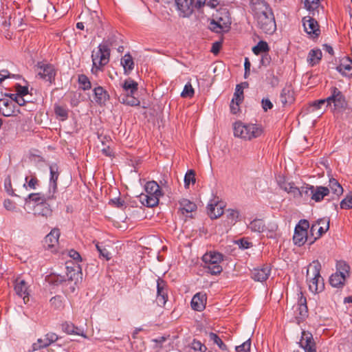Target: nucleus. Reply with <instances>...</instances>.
I'll use <instances>...</instances> for the list:
<instances>
[{"mask_svg": "<svg viewBox=\"0 0 352 352\" xmlns=\"http://www.w3.org/2000/svg\"><path fill=\"white\" fill-rule=\"evenodd\" d=\"M231 19L226 8H220L212 14L210 29L217 33L228 32L230 28Z\"/></svg>", "mask_w": 352, "mask_h": 352, "instance_id": "4", "label": "nucleus"}, {"mask_svg": "<svg viewBox=\"0 0 352 352\" xmlns=\"http://www.w3.org/2000/svg\"><path fill=\"white\" fill-rule=\"evenodd\" d=\"M179 206L183 214L190 213L197 209L196 204L187 199H182L179 201Z\"/></svg>", "mask_w": 352, "mask_h": 352, "instance_id": "32", "label": "nucleus"}, {"mask_svg": "<svg viewBox=\"0 0 352 352\" xmlns=\"http://www.w3.org/2000/svg\"><path fill=\"white\" fill-rule=\"evenodd\" d=\"M346 276L335 272L329 278V283L333 287L341 288L344 285Z\"/></svg>", "mask_w": 352, "mask_h": 352, "instance_id": "31", "label": "nucleus"}, {"mask_svg": "<svg viewBox=\"0 0 352 352\" xmlns=\"http://www.w3.org/2000/svg\"><path fill=\"white\" fill-rule=\"evenodd\" d=\"M299 345L305 352H316V343L309 332L302 331Z\"/></svg>", "mask_w": 352, "mask_h": 352, "instance_id": "14", "label": "nucleus"}, {"mask_svg": "<svg viewBox=\"0 0 352 352\" xmlns=\"http://www.w3.org/2000/svg\"><path fill=\"white\" fill-rule=\"evenodd\" d=\"M329 190L331 189L333 194L337 196L341 195L343 193V188L342 186L339 184L337 179L334 178H331L329 179Z\"/></svg>", "mask_w": 352, "mask_h": 352, "instance_id": "38", "label": "nucleus"}, {"mask_svg": "<svg viewBox=\"0 0 352 352\" xmlns=\"http://www.w3.org/2000/svg\"><path fill=\"white\" fill-rule=\"evenodd\" d=\"M302 25L305 31L313 38L318 37L320 34V30L317 21L309 16L302 19Z\"/></svg>", "mask_w": 352, "mask_h": 352, "instance_id": "12", "label": "nucleus"}, {"mask_svg": "<svg viewBox=\"0 0 352 352\" xmlns=\"http://www.w3.org/2000/svg\"><path fill=\"white\" fill-rule=\"evenodd\" d=\"M144 189L146 194L140 195V201L147 207L156 206L159 203L160 197L163 195L158 184L155 181L148 182L145 184Z\"/></svg>", "mask_w": 352, "mask_h": 352, "instance_id": "5", "label": "nucleus"}, {"mask_svg": "<svg viewBox=\"0 0 352 352\" xmlns=\"http://www.w3.org/2000/svg\"><path fill=\"white\" fill-rule=\"evenodd\" d=\"M340 208L342 209L352 208V192H350L346 197L340 202Z\"/></svg>", "mask_w": 352, "mask_h": 352, "instance_id": "51", "label": "nucleus"}, {"mask_svg": "<svg viewBox=\"0 0 352 352\" xmlns=\"http://www.w3.org/2000/svg\"><path fill=\"white\" fill-rule=\"evenodd\" d=\"M223 204L214 201L208 205V213L211 219H217L223 213Z\"/></svg>", "mask_w": 352, "mask_h": 352, "instance_id": "25", "label": "nucleus"}, {"mask_svg": "<svg viewBox=\"0 0 352 352\" xmlns=\"http://www.w3.org/2000/svg\"><path fill=\"white\" fill-rule=\"evenodd\" d=\"M27 283L21 278L15 281L14 290L16 294L23 299L25 303L29 300V292Z\"/></svg>", "mask_w": 352, "mask_h": 352, "instance_id": "19", "label": "nucleus"}, {"mask_svg": "<svg viewBox=\"0 0 352 352\" xmlns=\"http://www.w3.org/2000/svg\"><path fill=\"white\" fill-rule=\"evenodd\" d=\"M206 295L199 292L194 295L191 300V307L193 310L201 311L204 309L206 303Z\"/></svg>", "mask_w": 352, "mask_h": 352, "instance_id": "22", "label": "nucleus"}, {"mask_svg": "<svg viewBox=\"0 0 352 352\" xmlns=\"http://www.w3.org/2000/svg\"><path fill=\"white\" fill-rule=\"evenodd\" d=\"M60 230L58 228H54L51 232L45 236V243L49 248L55 247L58 242L60 236Z\"/></svg>", "mask_w": 352, "mask_h": 352, "instance_id": "28", "label": "nucleus"}, {"mask_svg": "<svg viewBox=\"0 0 352 352\" xmlns=\"http://www.w3.org/2000/svg\"><path fill=\"white\" fill-rule=\"evenodd\" d=\"M138 83L131 78L126 79L122 85V88L125 91L124 94H128L129 91L131 94H135L138 91Z\"/></svg>", "mask_w": 352, "mask_h": 352, "instance_id": "37", "label": "nucleus"}, {"mask_svg": "<svg viewBox=\"0 0 352 352\" xmlns=\"http://www.w3.org/2000/svg\"><path fill=\"white\" fill-rule=\"evenodd\" d=\"M97 250L98 251L100 256L104 258L107 261L110 260L111 256L109 252L105 248L100 245L98 243L96 245Z\"/></svg>", "mask_w": 352, "mask_h": 352, "instance_id": "57", "label": "nucleus"}, {"mask_svg": "<svg viewBox=\"0 0 352 352\" xmlns=\"http://www.w3.org/2000/svg\"><path fill=\"white\" fill-rule=\"evenodd\" d=\"M50 184H49V197L48 198H55V194L57 191V180L59 177L58 166L56 164H52L50 166Z\"/></svg>", "mask_w": 352, "mask_h": 352, "instance_id": "11", "label": "nucleus"}, {"mask_svg": "<svg viewBox=\"0 0 352 352\" xmlns=\"http://www.w3.org/2000/svg\"><path fill=\"white\" fill-rule=\"evenodd\" d=\"M16 104L13 101H10L7 98L0 99V113L3 116L9 117L15 115Z\"/></svg>", "mask_w": 352, "mask_h": 352, "instance_id": "18", "label": "nucleus"}, {"mask_svg": "<svg viewBox=\"0 0 352 352\" xmlns=\"http://www.w3.org/2000/svg\"><path fill=\"white\" fill-rule=\"evenodd\" d=\"M223 260V255L216 252H210L206 253L202 256V261L204 263V267L212 275H218L223 271V267L220 263Z\"/></svg>", "mask_w": 352, "mask_h": 352, "instance_id": "7", "label": "nucleus"}, {"mask_svg": "<svg viewBox=\"0 0 352 352\" xmlns=\"http://www.w3.org/2000/svg\"><path fill=\"white\" fill-rule=\"evenodd\" d=\"M4 188L8 195L11 196H16L12 187L11 179L10 176L7 177L4 180Z\"/></svg>", "mask_w": 352, "mask_h": 352, "instance_id": "56", "label": "nucleus"}, {"mask_svg": "<svg viewBox=\"0 0 352 352\" xmlns=\"http://www.w3.org/2000/svg\"><path fill=\"white\" fill-rule=\"evenodd\" d=\"M58 339V337L56 333L52 332L47 333L43 338L38 339L36 342L32 345V351H35L45 348Z\"/></svg>", "mask_w": 352, "mask_h": 352, "instance_id": "13", "label": "nucleus"}, {"mask_svg": "<svg viewBox=\"0 0 352 352\" xmlns=\"http://www.w3.org/2000/svg\"><path fill=\"white\" fill-rule=\"evenodd\" d=\"M226 216L229 222L234 224L239 217V212L234 209H228L226 210Z\"/></svg>", "mask_w": 352, "mask_h": 352, "instance_id": "49", "label": "nucleus"}, {"mask_svg": "<svg viewBox=\"0 0 352 352\" xmlns=\"http://www.w3.org/2000/svg\"><path fill=\"white\" fill-rule=\"evenodd\" d=\"M25 182L28 184V186L31 189H35L36 186L38 184V180L36 177H32L29 179L28 177H25Z\"/></svg>", "mask_w": 352, "mask_h": 352, "instance_id": "60", "label": "nucleus"}, {"mask_svg": "<svg viewBox=\"0 0 352 352\" xmlns=\"http://www.w3.org/2000/svg\"><path fill=\"white\" fill-rule=\"evenodd\" d=\"M54 112L61 120H65L68 118V109L65 107L55 104Z\"/></svg>", "mask_w": 352, "mask_h": 352, "instance_id": "45", "label": "nucleus"}, {"mask_svg": "<svg viewBox=\"0 0 352 352\" xmlns=\"http://www.w3.org/2000/svg\"><path fill=\"white\" fill-rule=\"evenodd\" d=\"M270 271V267L265 265L261 268L254 269L252 271L251 276L256 281L263 282L268 278Z\"/></svg>", "mask_w": 352, "mask_h": 352, "instance_id": "23", "label": "nucleus"}, {"mask_svg": "<svg viewBox=\"0 0 352 352\" xmlns=\"http://www.w3.org/2000/svg\"><path fill=\"white\" fill-rule=\"evenodd\" d=\"M189 346L191 349H192L195 351H199V352H206L207 351V347L202 344L200 341L194 339L190 344H189Z\"/></svg>", "mask_w": 352, "mask_h": 352, "instance_id": "48", "label": "nucleus"}, {"mask_svg": "<svg viewBox=\"0 0 352 352\" xmlns=\"http://www.w3.org/2000/svg\"><path fill=\"white\" fill-rule=\"evenodd\" d=\"M251 346V339L249 338L245 342H244L242 344L236 346V351L237 352H250Z\"/></svg>", "mask_w": 352, "mask_h": 352, "instance_id": "54", "label": "nucleus"}, {"mask_svg": "<svg viewBox=\"0 0 352 352\" xmlns=\"http://www.w3.org/2000/svg\"><path fill=\"white\" fill-rule=\"evenodd\" d=\"M194 95V89L190 83H187L184 86V90L181 94V96L183 98H190Z\"/></svg>", "mask_w": 352, "mask_h": 352, "instance_id": "53", "label": "nucleus"}, {"mask_svg": "<svg viewBox=\"0 0 352 352\" xmlns=\"http://www.w3.org/2000/svg\"><path fill=\"white\" fill-rule=\"evenodd\" d=\"M294 93L291 84H286L281 91L280 100L281 103L285 106L291 104L294 101Z\"/></svg>", "mask_w": 352, "mask_h": 352, "instance_id": "21", "label": "nucleus"}, {"mask_svg": "<svg viewBox=\"0 0 352 352\" xmlns=\"http://www.w3.org/2000/svg\"><path fill=\"white\" fill-rule=\"evenodd\" d=\"M168 300L167 285L166 282L159 278L157 280V302L160 306H164Z\"/></svg>", "mask_w": 352, "mask_h": 352, "instance_id": "15", "label": "nucleus"}, {"mask_svg": "<svg viewBox=\"0 0 352 352\" xmlns=\"http://www.w3.org/2000/svg\"><path fill=\"white\" fill-rule=\"evenodd\" d=\"M78 83L80 87L86 91L91 88V83L88 77L85 74H80L78 76Z\"/></svg>", "mask_w": 352, "mask_h": 352, "instance_id": "47", "label": "nucleus"}, {"mask_svg": "<svg viewBox=\"0 0 352 352\" xmlns=\"http://www.w3.org/2000/svg\"><path fill=\"white\" fill-rule=\"evenodd\" d=\"M208 337L210 340L212 341L214 344H216L220 349L223 351L228 350L227 346L224 344V342L217 334L213 332H210L208 335Z\"/></svg>", "mask_w": 352, "mask_h": 352, "instance_id": "41", "label": "nucleus"}, {"mask_svg": "<svg viewBox=\"0 0 352 352\" xmlns=\"http://www.w3.org/2000/svg\"><path fill=\"white\" fill-rule=\"evenodd\" d=\"M33 210L34 216L42 217L45 219L51 217L52 214V210L47 201L36 204Z\"/></svg>", "mask_w": 352, "mask_h": 352, "instance_id": "20", "label": "nucleus"}, {"mask_svg": "<svg viewBox=\"0 0 352 352\" xmlns=\"http://www.w3.org/2000/svg\"><path fill=\"white\" fill-rule=\"evenodd\" d=\"M48 282L54 285H59L62 284L66 285V278L65 276L59 274H51L48 277Z\"/></svg>", "mask_w": 352, "mask_h": 352, "instance_id": "44", "label": "nucleus"}, {"mask_svg": "<svg viewBox=\"0 0 352 352\" xmlns=\"http://www.w3.org/2000/svg\"><path fill=\"white\" fill-rule=\"evenodd\" d=\"M94 100L99 105L105 104L109 98L108 92L101 86H98L94 89Z\"/></svg>", "mask_w": 352, "mask_h": 352, "instance_id": "26", "label": "nucleus"}, {"mask_svg": "<svg viewBox=\"0 0 352 352\" xmlns=\"http://www.w3.org/2000/svg\"><path fill=\"white\" fill-rule=\"evenodd\" d=\"M322 58V52L320 50H311L307 57V62L314 66L319 63Z\"/></svg>", "mask_w": 352, "mask_h": 352, "instance_id": "35", "label": "nucleus"}, {"mask_svg": "<svg viewBox=\"0 0 352 352\" xmlns=\"http://www.w3.org/2000/svg\"><path fill=\"white\" fill-rule=\"evenodd\" d=\"M234 100H236L237 102H241L243 100V90L241 88V85H236L235 92L234 94Z\"/></svg>", "mask_w": 352, "mask_h": 352, "instance_id": "55", "label": "nucleus"}, {"mask_svg": "<svg viewBox=\"0 0 352 352\" xmlns=\"http://www.w3.org/2000/svg\"><path fill=\"white\" fill-rule=\"evenodd\" d=\"M248 228H250L252 232H266V226L261 219H254L250 222L248 226Z\"/></svg>", "mask_w": 352, "mask_h": 352, "instance_id": "36", "label": "nucleus"}, {"mask_svg": "<svg viewBox=\"0 0 352 352\" xmlns=\"http://www.w3.org/2000/svg\"><path fill=\"white\" fill-rule=\"evenodd\" d=\"M36 67L37 74L41 78L51 84L54 82L56 71L54 65L39 62Z\"/></svg>", "mask_w": 352, "mask_h": 352, "instance_id": "10", "label": "nucleus"}, {"mask_svg": "<svg viewBox=\"0 0 352 352\" xmlns=\"http://www.w3.org/2000/svg\"><path fill=\"white\" fill-rule=\"evenodd\" d=\"M62 330L67 334L78 335L84 338H87L81 329L76 327L72 322H65L63 323Z\"/></svg>", "mask_w": 352, "mask_h": 352, "instance_id": "29", "label": "nucleus"}, {"mask_svg": "<svg viewBox=\"0 0 352 352\" xmlns=\"http://www.w3.org/2000/svg\"><path fill=\"white\" fill-rule=\"evenodd\" d=\"M330 190L328 187L322 186H314L311 201L320 202L325 197L329 195Z\"/></svg>", "mask_w": 352, "mask_h": 352, "instance_id": "24", "label": "nucleus"}, {"mask_svg": "<svg viewBox=\"0 0 352 352\" xmlns=\"http://www.w3.org/2000/svg\"><path fill=\"white\" fill-rule=\"evenodd\" d=\"M261 104L264 111L273 108V104L268 98H263L261 101Z\"/></svg>", "mask_w": 352, "mask_h": 352, "instance_id": "62", "label": "nucleus"}, {"mask_svg": "<svg viewBox=\"0 0 352 352\" xmlns=\"http://www.w3.org/2000/svg\"><path fill=\"white\" fill-rule=\"evenodd\" d=\"M305 8L315 16V11L320 6V0H305Z\"/></svg>", "mask_w": 352, "mask_h": 352, "instance_id": "43", "label": "nucleus"}, {"mask_svg": "<svg viewBox=\"0 0 352 352\" xmlns=\"http://www.w3.org/2000/svg\"><path fill=\"white\" fill-rule=\"evenodd\" d=\"M121 65H122L124 74H129L134 68V62L130 54H126L121 58Z\"/></svg>", "mask_w": 352, "mask_h": 352, "instance_id": "33", "label": "nucleus"}, {"mask_svg": "<svg viewBox=\"0 0 352 352\" xmlns=\"http://www.w3.org/2000/svg\"><path fill=\"white\" fill-rule=\"evenodd\" d=\"M233 129L235 137L248 140L258 138L263 133L261 126L253 124H244L241 122H235Z\"/></svg>", "mask_w": 352, "mask_h": 352, "instance_id": "6", "label": "nucleus"}, {"mask_svg": "<svg viewBox=\"0 0 352 352\" xmlns=\"http://www.w3.org/2000/svg\"><path fill=\"white\" fill-rule=\"evenodd\" d=\"M253 9L256 12L257 23L259 28L267 34H272L276 30L274 14L265 0H256Z\"/></svg>", "mask_w": 352, "mask_h": 352, "instance_id": "1", "label": "nucleus"}, {"mask_svg": "<svg viewBox=\"0 0 352 352\" xmlns=\"http://www.w3.org/2000/svg\"><path fill=\"white\" fill-rule=\"evenodd\" d=\"M278 228V226L275 223H271L268 226V227H266V231H267V236L268 238H274L275 237V232Z\"/></svg>", "mask_w": 352, "mask_h": 352, "instance_id": "58", "label": "nucleus"}, {"mask_svg": "<svg viewBox=\"0 0 352 352\" xmlns=\"http://www.w3.org/2000/svg\"><path fill=\"white\" fill-rule=\"evenodd\" d=\"M336 272L338 274H341V275H344V276H348L349 273L350 267L349 265L344 261H339L336 265Z\"/></svg>", "mask_w": 352, "mask_h": 352, "instance_id": "46", "label": "nucleus"}, {"mask_svg": "<svg viewBox=\"0 0 352 352\" xmlns=\"http://www.w3.org/2000/svg\"><path fill=\"white\" fill-rule=\"evenodd\" d=\"M314 186L306 184L300 187V197L303 198L305 201H311V194H313Z\"/></svg>", "mask_w": 352, "mask_h": 352, "instance_id": "39", "label": "nucleus"}, {"mask_svg": "<svg viewBox=\"0 0 352 352\" xmlns=\"http://www.w3.org/2000/svg\"><path fill=\"white\" fill-rule=\"evenodd\" d=\"M329 228V221L326 219H320L311 226L310 232H311V234L314 235V232L317 231V236L314 238L316 240L324 234Z\"/></svg>", "mask_w": 352, "mask_h": 352, "instance_id": "16", "label": "nucleus"}, {"mask_svg": "<svg viewBox=\"0 0 352 352\" xmlns=\"http://www.w3.org/2000/svg\"><path fill=\"white\" fill-rule=\"evenodd\" d=\"M120 101L129 106H138L140 105V100L135 97V94L129 95V94H122L119 98Z\"/></svg>", "mask_w": 352, "mask_h": 352, "instance_id": "34", "label": "nucleus"}, {"mask_svg": "<svg viewBox=\"0 0 352 352\" xmlns=\"http://www.w3.org/2000/svg\"><path fill=\"white\" fill-rule=\"evenodd\" d=\"M69 256L72 258H73L75 261H76V263H78V262L82 261V258H81V256H80V254L77 251H76L74 250H69Z\"/></svg>", "mask_w": 352, "mask_h": 352, "instance_id": "64", "label": "nucleus"}, {"mask_svg": "<svg viewBox=\"0 0 352 352\" xmlns=\"http://www.w3.org/2000/svg\"><path fill=\"white\" fill-rule=\"evenodd\" d=\"M82 273L80 272V268L78 267V270L70 269L69 266H67V273L65 276L66 278V285H69V283H74V285H76L79 279H81Z\"/></svg>", "mask_w": 352, "mask_h": 352, "instance_id": "27", "label": "nucleus"}, {"mask_svg": "<svg viewBox=\"0 0 352 352\" xmlns=\"http://www.w3.org/2000/svg\"><path fill=\"white\" fill-rule=\"evenodd\" d=\"M321 265L318 261H314L307 271V281L309 289L314 294H317L324 289V280L320 276Z\"/></svg>", "mask_w": 352, "mask_h": 352, "instance_id": "3", "label": "nucleus"}, {"mask_svg": "<svg viewBox=\"0 0 352 352\" xmlns=\"http://www.w3.org/2000/svg\"><path fill=\"white\" fill-rule=\"evenodd\" d=\"M177 9L181 12L182 17H188L193 12L194 0H175Z\"/></svg>", "mask_w": 352, "mask_h": 352, "instance_id": "17", "label": "nucleus"}, {"mask_svg": "<svg viewBox=\"0 0 352 352\" xmlns=\"http://www.w3.org/2000/svg\"><path fill=\"white\" fill-rule=\"evenodd\" d=\"M241 249L245 250L252 247V243L245 239H241L236 241Z\"/></svg>", "mask_w": 352, "mask_h": 352, "instance_id": "59", "label": "nucleus"}, {"mask_svg": "<svg viewBox=\"0 0 352 352\" xmlns=\"http://www.w3.org/2000/svg\"><path fill=\"white\" fill-rule=\"evenodd\" d=\"M49 197V192L43 195L41 193H31L28 195V199L40 203V202H45L51 199H53L54 198H48Z\"/></svg>", "mask_w": 352, "mask_h": 352, "instance_id": "40", "label": "nucleus"}, {"mask_svg": "<svg viewBox=\"0 0 352 352\" xmlns=\"http://www.w3.org/2000/svg\"><path fill=\"white\" fill-rule=\"evenodd\" d=\"M327 106L333 104L335 111H342L345 109L347 102L342 93L337 88L332 87L331 95L327 98Z\"/></svg>", "mask_w": 352, "mask_h": 352, "instance_id": "9", "label": "nucleus"}, {"mask_svg": "<svg viewBox=\"0 0 352 352\" xmlns=\"http://www.w3.org/2000/svg\"><path fill=\"white\" fill-rule=\"evenodd\" d=\"M112 45L113 42L111 38H109L99 45L96 52H92V74H96L99 70H102V67L109 63L110 58V47Z\"/></svg>", "mask_w": 352, "mask_h": 352, "instance_id": "2", "label": "nucleus"}, {"mask_svg": "<svg viewBox=\"0 0 352 352\" xmlns=\"http://www.w3.org/2000/svg\"><path fill=\"white\" fill-rule=\"evenodd\" d=\"M190 183H195V173L193 170H188L184 176L185 188H188Z\"/></svg>", "mask_w": 352, "mask_h": 352, "instance_id": "50", "label": "nucleus"}, {"mask_svg": "<svg viewBox=\"0 0 352 352\" xmlns=\"http://www.w3.org/2000/svg\"><path fill=\"white\" fill-rule=\"evenodd\" d=\"M286 190H287V192L289 193L292 194L293 196L295 198L300 197V188H297V187L294 186H290L288 189L286 188Z\"/></svg>", "mask_w": 352, "mask_h": 352, "instance_id": "61", "label": "nucleus"}, {"mask_svg": "<svg viewBox=\"0 0 352 352\" xmlns=\"http://www.w3.org/2000/svg\"><path fill=\"white\" fill-rule=\"evenodd\" d=\"M16 91L19 96H25L28 94V87L21 86L20 85H17L16 87Z\"/></svg>", "mask_w": 352, "mask_h": 352, "instance_id": "63", "label": "nucleus"}, {"mask_svg": "<svg viewBox=\"0 0 352 352\" xmlns=\"http://www.w3.org/2000/svg\"><path fill=\"white\" fill-rule=\"evenodd\" d=\"M336 69L344 76H351L352 60L350 59L345 60L344 61L342 62L338 66H337Z\"/></svg>", "mask_w": 352, "mask_h": 352, "instance_id": "30", "label": "nucleus"}, {"mask_svg": "<svg viewBox=\"0 0 352 352\" xmlns=\"http://www.w3.org/2000/svg\"><path fill=\"white\" fill-rule=\"evenodd\" d=\"M269 46L267 42L261 41L252 48L254 54L258 55L261 53H266L269 51Z\"/></svg>", "mask_w": 352, "mask_h": 352, "instance_id": "42", "label": "nucleus"}, {"mask_svg": "<svg viewBox=\"0 0 352 352\" xmlns=\"http://www.w3.org/2000/svg\"><path fill=\"white\" fill-rule=\"evenodd\" d=\"M11 77L19 79L21 76L19 74H11L7 69H2L0 71V83H1L5 79Z\"/></svg>", "mask_w": 352, "mask_h": 352, "instance_id": "52", "label": "nucleus"}, {"mask_svg": "<svg viewBox=\"0 0 352 352\" xmlns=\"http://www.w3.org/2000/svg\"><path fill=\"white\" fill-rule=\"evenodd\" d=\"M309 228V223L306 219H301L296 226L293 236V241L296 245L299 247L303 245L307 240V230Z\"/></svg>", "mask_w": 352, "mask_h": 352, "instance_id": "8", "label": "nucleus"}]
</instances>
